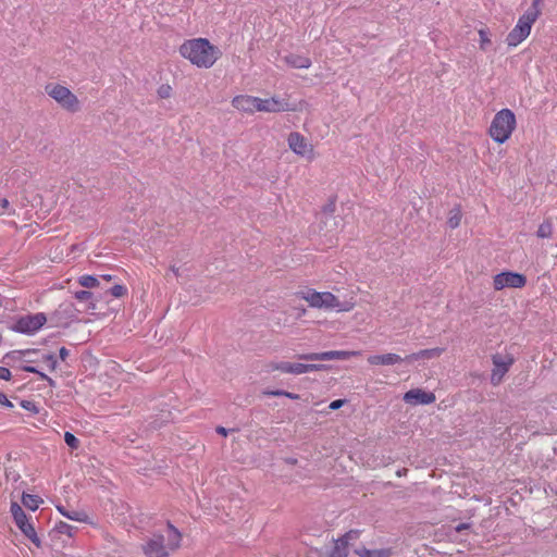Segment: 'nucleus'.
<instances>
[{
	"label": "nucleus",
	"mask_w": 557,
	"mask_h": 557,
	"mask_svg": "<svg viewBox=\"0 0 557 557\" xmlns=\"http://www.w3.org/2000/svg\"><path fill=\"white\" fill-rule=\"evenodd\" d=\"M296 109H297L296 104L290 103L286 98H282V97L259 98V97H247L246 96V110L269 112V113H280V112L296 111Z\"/></svg>",
	"instance_id": "nucleus-6"
},
{
	"label": "nucleus",
	"mask_w": 557,
	"mask_h": 557,
	"mask_svg": "<svg viewBox=\"0 0 557 557\" xmlns=\"http://www.w3.org/2000/svg\"><path fill=\"white\" fill-rule=\"evenodd\" d=\"M57 508L63 517H65L70 520L77 521V522H88V516L84 511L66 510L65 508H63L61 506H58Z\"/></svg>",
	"instance_id": "nucleus-24"
},
{
	"label": "nucleus",
	"mask_w": 557,
	"mask_h": 557,
	"mask_svg": "<svg viewBox=\"0 0 557 557\" xmlns=\"http://www.w3.org/2000/svg\"><path fill=\"white\" fill-rule=\"evenodd\" d=\"M513 363V357L510 354H496L493 356V370L491 381L497 385L503 380L504 375L508 372Z\"/></svg>",
	"instance_id": "nucleus-15"
},
{
	"label": "nucleus",
	"mask_w": 557,
	"mask_h": 557,
	"mask_svg": "<svg viewBox=\"0 0 557 557\" xmlns=\"http://www.w3.org/2000/svg\"><path fill=\"white\" fill-rule=\"evenodd\" d=\"M41 502L42 500L36 495H32V494H23L22 495V504L26 508H28L33 511H35L39 508Z\"/></svg>",
	"instance_id": "nucleus-26"
},
{
	"label": "nucleus",
	"mask_w": 557,
	"mask_h": 557,
	"mask_svg": "<svg viewBox=\"0 0 557 557\" xmlns=\"http://www.w3.org/2000/svg\"><path fill=\"white\" fill-rule=\"evenodd\" d=\"M29 405H30L29 403H27V404H23V407H24V408H26V409H30V406H29Z\"/></svg>",
	"instance_id": "nucleus-48"
},
{
	"label": "nucleus",
	"mask_w": 557,
	"mask_h": 557,
	"mask_svg": "<svg viewBox=\"0 0 557 557\" xmlns=\"http://www.w3.org/2000/svg\"><path fill=\"white\" fill-rule=\"evenodd\" d=\"M270 370L289 374H304L325 369L323 364H305L300 362L277 361L270 363Z\"/></svg>",
	"instance_id": "nucleus-11"
},
{
	"label": "nucleus",
	"mask_w": 557,
	"mask_h": 557,
	"mask_svg": "<svg viewBox=\"0 0 557 557\" xmlns=\"http://www.w3.org/2000/svg\"><path fill=\"white\" fill-rule=\"evenodd\" d=\"M240 101H242L240 97H236V98H234L233 103L235 107H238Z\"/></svg>",
	"instance_id": "nucleus-46"
},
{
	"label": "nucleus",
	"mask_w": 557,
	"mask_h": 557,
	"mask_svg": "<svg viewBox=\"0 0 557 557\" xmlns=\"http://www.w3.org/2000/svg\"><path fill=\"white\" fill-rule=\"evenodd\" d=\"M517 126L515 113L510 109L498 111L490 125L488 135L497 144L506 143Z\"/></svg>",
	"instance_id": "nucleus-4"
},
{
	"label": "nucleus",
	"mask_w": 557,
	"mask_h": 557,
	"mask_svg": "<svg viewBox=\"0 0 557 557\" xmlns=\"http://www.w3.org/2000/svg\"><path fill=\"white\" fill-rule=\"evenodd\" d=\"M289 149L297 156L313 160L315 157L314 147L307 138L298 132H292L287 137Z\"/></svg>",
	"instance_id": "nucleus-10"
},
{
	"label": "nucleus",
	"mask_w": 557,
	"mask_h": 557,
	"mask_svg": "<svg viewBox=\"0 0 557 557\" xmlns=\"http://www.w3.org/2000/svg\"><path fill=\"white\" fill-rule=\"evenodd\" d=\"M284 391H274V392H269L268 394L269 395H273V396H284Z\"/></svg>",
	"instance_id": "nucleus-45"
},
{
	"label": "nucleus",
	"mask_w": 557,
	"mask_h": 557,
	"mask_svg": "<svg viewBox=\"0 0 557 557\" xmlns=\"http://www.w3.org/2000/svg\"><path fill=\"white\" fill-rule=\"evenodd\" d=\"M47 322L44 313L28 314L20 318L13 325V330L18 333L33 335L38 332Z\"/></svg>",
	"instance_id": "nucleus-12"
},
{
	"label": "nucleus",
	"mask_w": 557,
	"mask_h": 557,
	"mask_svg": "<svg viewBox=\"0 0 557 557\" xmlns=\"http://www.w3.org/2000/svg\"><path fill=\"white\" fill-rule=\"evenodd\" d=\"M360 351L356 350H330L323 352H311L300 355L299 359L307 361H325V360H346L351 357H357Z\"/></svg>",
	"instance_id": "nucleus-14"
},
{
	"label": "nucleus",
	"mask_w": 557,
	"mask_h": 557,
	"mask_svg": "<svg viewBox=\"0 0 557 557\" xmlns=\"http://www.w3.org/2000/svg\"><path fill=\"white\" fill-rule=\"evenodd\" d=\"M284 396L289 398V399H293V400L299 399V395L298 394H294V393H289V392L284 393Z\"/></svg>",
	"instance_id": "nucleus-43"
},
{
	"label": "nucleus",
	"mask_w": 557,
	"mask_h": 557,
	"mask_svg": "<svg viewBox=\"0 0 557 557\" xmlns=\"http://www.w3.org/2000/svg\"><path fill=\"white\" fill-rule=\"evenodd\" d=\"M146 557H169L172 553L165 545L163 535H154L143 546Z\"/></svg>",
	"instance_id": "nucleus-16"
},
{
	"label": "nucleus",
	"mask_w": 557,
	"mask_h": 557,
	"mask_svg": "<svg viewBox=\"0 0 557 557\" xmlns=\"http://www.w3.org/2000/svg\"><path fill=\"white\" fill-rule=\"evenodd\" d=\"M216 432L223 436H226L228 434L230 430H227L223 426H219V428H216Z\"/></svg>",
	"instance_id": "nucleus-44"
},
{
	"label": "nucleus",
	"mask_w": 557,
	"mask_h": 557,
	"mask_svg": "<svg viewBox=\"0 0 557 557\" xmlns=\"http://www.w3.org/2000/svg\"><path fill=\"white\" fill-rule=\"evenodd\" d=\"M462 218L461 209L459 207H454L447 218V224L450 228H456L460 225Z\"/></svg>",
	"instance_id": "nucleus-25"
},
{
	"label": "nucleus",
	"mask_w": 557,
	"mask_h": 557,
	"mask_svg": "<svg viewBox=\"0 0 557 557\" xmlns=\"http://www.w3.org/2000/svg\"><path fill=\"white\" fill-rule=\"evenodd\" d=\"M16 210L11 206L8 199H0V215H16Z\"/></svg>",
	"instance_id": "nucleus-31"
},
{
	"label": "nucleus",
	"mask_w": 557,
	"mask_h": 557,
	"mask_svg": "<svg viewBox=\"0 0 557 557\" xmlns=\"http://www.w3.org/2000/svg\"><path fill=\"white\" fill-rule=\"evenodd\" d=\"M64 441H65L66 445L69 447H71L72 449H76L79 446V441L77 440V437L70 432H65Z\"/></svg>",
	"instance_id": "nucleus-34"
},
{
	"label": "nucleus",
	"mask_w": 557,
	"mask_h": 557,
	"mask_svg": "<svg viewBox=\"0 0 557 557\" xmlns=\"http://www.w3.org/2000/svg\"><path fill=\"white\" fill-rule=\"evenodd\" d=\"M110 292L112 296L119 298L123 297L126 294V288L123 285H114Z\"/></svg>",
	"instance_id": "nucleus-36"
},
{
	"label": "nucleus",
	"mask_w": 557,
	"mask_h": 557,
	"mask_svg": "<svg viewBox=\"0 0 557 557\" xmlns=\"http://www.w3.org/2000/svg\"><path fill=\"white\" fill-rule=\"evenodd\" d=\"M11 513L16 527L21 530V532L37 547H40L41 542L35 531V527L30 518L27 517V515L23 511L17 503L11 504Z\"/></svg>",
	"instance_id": "nucleus-8"
},
{
	"label": "nucleus",
	"mask_w": 557,
	"mask_h": 557,
	"mask_svg": "<svg viewBox=\"0 0 557 557\" xmlns=\"http://www.w3.org/2000/svg\"><path fill=\"white\" fill-rule=\"evenodd\" d=\"M45 92L64 111L77 113L82 109L78 97L66 86L59 83H49Z\"/></svg>",
	"instance_id": "nucleus-5"
},
{
	"label": "nucleus",
	"mask_w": 557,
	"mask_h": 557,
	"mask_svg": "<svg viewBox=\"0 0 557 557\" xmlns=\"http://www.w3.org/2000/svg\"><path fill=\"white\" fill-rule=\"evenodd\" d=\"M552 233H553V224L549 221H545L539 226V228L536 231V236L540 239H548V238H550Z\"/></svg>",
	"instance_id": "nucleus-28"
},
{
	"label": "nucleus",
	"mask_w": 557,
	"mask_h": 557,
	"mask_svg": "<svg viewBox=\"0 0 557 557\" xmlns=\"http://www.w3.org/2000/svg\"><path fill=\"white\" fill-rule=\"evenodd\" d=\"M355 553L359 557H388L391 550L386 548L368 549L366 547L357 548Z\"/></svg>",
	"instance_id": "nucleus-23"
},
{
	"label": "nucleus",
	"mask_w": 557,
	"mask_h": 557,
	"mask_svg": "<svg viewBox=\"0 0 557 557\" xmlns=\"http://www.w3.org/2000/svg\"><path fill=\"white\" fill-rule=\"evenodd\" d=\"M11 379V371L8 368L0 367V380L9 381Z\"/></svg>",
	"instance_id": "nucleus-38"
},
{
	"label": "nucleus",
	"mask_w": 557,
	"mask_h": 557,
	"mask_svg": "<svg viewBox=\"0 0 557 557\" xmlns=\"http://www.w3.org/2000/svg\"><path fill=\"white\" fill-rule=\"evenodd\" d=\"M444 352V348L434 347L430 349H423L418 352H413L405 358L407 362H413L420 359H435Z\"/></svg>",
	"instance_id": "nucleus-20"
},
{
	"label": "nucleus",
	"mask_w": 557,
	"mask_h": 557,
	"mask_svg": "<svg viewBox=\"0 0 557 557\" xmlns=\"http://www.w3.org/2000/svg\"><path fill=\"white\" fill-rule=\"evenodd\" d=\"M283 60L287 65L295 69H309L311 66L310 59L300 54H288Z\"/></svg>",
	"instance_id": "nucleus-22"
},
{
	"label": "nucleus",
	"mask_w": 557,
	"mask_h": 557,
	"mask_svg": "<svg viewBox=\"0 0 557 557\" xmlns=\"http://www.w3.org/2000/svg\"><path fill=\"white\" fill-rule=\"evenodd\" d=\"M406 361L397 354L387 352L382 355H371L368 357V362L371 366H395Z\"/></svg>",
	"instance_id": "nucleus-19"
},
{
	"label": "nucleus",
	"mask_w": 557,
	"mask_h": 557,
	"mask_svg": "<svg viewBox=\"0 0 557 557\" xmlns=\"http://www.w3.org/2000/svg\"><path fill=\"white\" fill-rule=\"evenodd\" d=\"M101 277H102V278H104V280H107V281H110V280L112 278V276H111V275H102Z\"/></svg>",
	"instance_id": "nucleus-47"
},
{
	"label": "nucleus",
	"mask_w": 557,
	"mask_h": 557,
	"mask_svg": "<svg viewBox=\"0 0 557 557\" xmlns=\"http://www.w3.org/2000/svg\"><path fill=\"white\" fill-rule=\"evenodd\" d=\"M91 297V293L87 292V290H81V292H76L75 293V298L78 299V300H88L90 299Z\"/></svg>",
	"instance_id": "nucleus-37"
},
{
	"label": "nucleus",
	"mask_w": 557,
	"mask_h": 557,
	"mask_svg": "<svg viewBox=\"0 0 557 557\" xmlns=\"http://www.w3.org/2000/svg\"><path fill=\"white\" fill-rule=\"evenodd\" d=\"M359 537V532L351 530L347 532L343 537L338 539L334 543V548L331 552V557H346L349 553V543L356 541Z\"/></svg>",
	"instance_id": "nucleus-18"
},
{
	"label": "nucleus",
	"mask_w": 557,
	"mask_h": 557,
	"mask_svg": "<svg viewBox=\"0 0 557 557\" xmlns=\"http://www.w3.org/2000/svg\"><path fill=\"white\" fill-rule=\"evenodd\" d=\"M180 55L197 69H211L221 57L220 49L207 38L184 40L178 47Z\"/></svg>",
	"instance_id": "nucleus-1"
},
{
	"label": "nucleus",
	"mask_w": 557,
	"mask_h": 557,
	"mask_svg": "<svg viewBox=\"0 0 557 557\" xmlns=\"http://www.w3.org/2000/svg\"><path fill=\"white\" fill-rule=\"evenodd\" d=\"M352 214L350 205H336L335 200H329L317 213L315 227L324 235H335L342 232Z\"/></svg>",
	"instance_id": "nucleus-2"
},
{
	"label": "nucleus",
	"mask_w": 557,
	"mask_h": 557,
	"mask_svg": "<svg viewBox=\"0 0 557 557\" xmlns=\"http://www.w3.org/2000/svg\"><path fill=\"white\" fill-rule=\"evenodd\" d=\"M24 371L26 372H30V373H36L38 374L42 380H46L50 385H53L54 382L51 377H49L48 375H46L45 373H42L41 371L38 370V368L34 367V366H25L22 368Z\"/></svg>",
	"instance_id": "nucleus-33"
},
{
	"label": "nucleus",
	"mask_w": 557,
	"mask_h": 557,
	"mask_svg": "<svg viewBox=\"0 0 557 557\" xmlns=\"http://www.w3.org/2000/svg\"><path fill=\"white\" fill-rule=\"evenodd\" d=\"M543 1L544 0H533L531 7L525 12L539 18L542 14Z\"/></svg>",
	"instance_id": "nucleus-32"
},
{
	"label": "nucleus",
	"mask_w": 557,
	"mask_h": 557,
	"mask_svg": "<svg viewBox=\"0 0 557 557\" xmlns=\"http://www.w3.org/2000/svg\"><path fill=\"white\" fill-rule=\"evenodd\" d=\"M537 20L527 12L520 15L513 28L506 36L505 41L508 48H516L522 44L530 36L532 27Z\"/></svg>",
	"instance_id": "nucleus-7"
},
{
	"label": "nucleus",
	"mask_w": 557,
	"mask_h": 557,
	"mask_svg": "<svg viewBox=\"0 0 557 557\" xmlns=\"http://www.w3.org/2000/svg\"><path fill=\"white\" fill-rule=\"evenodd\" d=\"M284 462L289 466H295L297 463V458L295 457H287L284 459Z\"/></svg>",
	"instance_id": "nucleus-42"
},
{
	"label": "nucleus",
	"mask_w": 557,
	"mask_h": 557,
	"mask_svg": "<svg viewBox=\"0 0 557 557\" xmlns=\"http://www.w3.org/2000/svg\"><path fill=\"white\" fill-rule=\"evenodd\" d=\"M345 400L344 399H336V400H333L331 404H330V409L332 410H337L339 409L343 405H344Z\"/></svg>",
	"instance_id": "nucleus-40"
},
{
	"label": "nucleus",
	"mask_w": 557,
	"mask_h": 557,
	"mask_svg": "<svg viewBox=\"0 0 557 557\" xmlns=\"http://www.w3.org/2000/svg\"><path fill=\"white\" fill-rule=\"evenodd\" d=\"M22 359L27 362H40L49 371H54L58 366L57 357L52 352H42L38 349L18 351Z\"/></svg>",
	"instance_id": "nucleus-13"
},
{
	"label": "nucleus",
	"mask_w": 557,
	"mask_h": 557,
	"mask_svg": "<svg viewBox=\"0 0 557 557\" xmlns=\"http://www.w3.org/2000/svg\"><path fill=\"white\" fill-rule=\"evenodd\" d=\"M479 34V46L480 49L486 51L492 46L491 33L487 28H481L478 30Z\"/></svg>",
	"instance_id": "nucleus-27"
},
{
	"label": "nucleus",
	"mask_w": 557,
	"mask_h": 557,
	"mask_svg": "<svg viewBox=\"0 0 557 557\" xmlns=\"http://www.w3.org/2000/svg\"><path fill=\"white\" fill-rule=\"evenodd\" d=\"M54 531L59 534H65L70 537L75 534V528L63 521H60L55 524Z\"/></svg>",
	"instance_id": "nucleus-29"
},
{
	"label": "nucleus",
	"mask_w": 557,
	"mask_h": 557,
	"mask_svg": "<svg viewBox=\"0 0 557 557\" xmlns=\"http://www.w3.org/2000/svg\"><path fill=\"white\" fill-rule=\"evenodd\" d=\"M164 540L165 545L171 550V553H173L181 546L182 534L175 527L169 523L166 527V539Z\"/></svg>",
	"instance_id": "nucleus-21"
},
{
	"label": "nucleus",
	"mask_w": 557,
	"mask_h": 557,
	"mask_svg": "<svg viewBox=\"0 0 557 557\" xmlns=\"http://www.w3.org/2000/svg\"><path fill=\"white\" fill-rule=\"evenodd\" d=\"M525 284L527 277L517 272L505 271L493 277V288L497 292L506 288H523Z\"/></svg>",
	"instance_id": "nucleus-9"
},
{
	"label": "nucleus",
	"mask_w": 557,
	"mask_h": 557,
	"mask_svg": "<svg viewBox=\"0 0 557 557\" xmlns=\"http://www.w3.org/2000/svg\"><path fill=\"white\" fill-rule=\"evenodd\" d=\"M436 400L434 393L422 388H413L405 393L404 401L411 406L430 405Z\"/></svg>",
	"instance_id": "nucleus-17"
},
{
	"label": "nucleus",
	"mask_w": 557,
	"mask_h": 557,
	"mask_svg": "<svg viewBox=\"0 0 557 557\" xmlns=\"http://www.w3.org/2000/svg\"><path fill=\"white\" fill-rule=\"evenodd\" d=\"M78 283L86 288H95L99 285V280L92 275H82Z\"/></svg>",
	"instance_id": "nucleus-30"
},
{
	"label": "nucleus",
	"mask_w": 557,
	"mask_h": 557,
	"mask_svg": "<svg viewBox=\"0 0 557 557\" xmlns=\"http://www.w3.org/2000/svg\"><path fill=\"white\" fill-rule=\"evenodd\" d=\"M157 94L162 99L170 98L172 95V87L169 84H163L158 88Z\"/></svg>",
	"instance_id": "nucleus-35"
},
{
	"label": "nucleus",
	"mask_w": 557,
	"mask_h": 557,
	"mask_svg": "<svg viewBox=\"0 0 557 557\" xmlns=\"http://www.w3.org/2000/svg\"><path fill=\"white\" fill-rule=\"evenodd\" d=\"M299 297L305 300L309 307L322 310H333L336 312H349L355 306L356 301L351 297L347 300H339L337 296L331 292H318L312 288H308L299 292Z\"/></svg>",
	"instance_id": "nucleus-3"
},
{
	"label": "nucleus",
	"mask_w": 557,
	"mask_h": 557,
	"mask_svg": "<svg viewBox=\"0 0 557 557\" xmlns=\"http://www.w3.org/2000/svg\"><path fill=\"white\" fill-rule=\"evenodd\" d=\"M0 405L7 408H13L12 401H10L2 392H0Z\"/></svg>",
	"instance_id": "nucleus-39"
},
{
	"label": "nucleus",
	"mask_w": 557,
	"mask_h": 557,
	"mask_svg": "<svg viewBox=\"0 0 557 557\" xmlns=\"http://www.w3.org/2000/svg\"><path fill=\"white\" fill-rule=\"evenodd\" d=\"M59 356H60V359L61 360H65L66 357L69 356V350L65 348V347H62L60 350H59Z\"/></svg>",
	"instance_id": "nucleus-41"
}]
</instances>
